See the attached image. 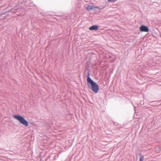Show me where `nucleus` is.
Returning <instances> with one entry per match:
<instances>
[{
    "label": "nucleus",
    "mask_w": 161,
    "mask_h": 161,
    "mask_svg": "<svg viewBox=\"0 0 161 161\" xmlns=\"http://www.w3.org/2000/svg\"><path fill=\"white\" fill-rule=\"evenodd\" d=\"M87 81L88 86H89V83L91 84L92 91L95 93H97L99 90V87L96 83L94 82L89 76L87 77Z\"/></svg>",
    "instance_id": "f257e3e1"
},
{
    "label": "nucleus",
    "mask_w": 161,
    "mask_h": 161,
    "mask_svg": "<svg viewBox=\"0 0 161 161\" xmlns=\"http://www.w3.org/2000/svg\"><path fill=\"white\" fill-rule=\"evenodd\" d=\"M98 29V26L97 25H93L89 28L90 30H97Z\"/></svg>",
    "instance_id": "39448f33"
},
{
    "label": "nucleus",
    "mask_w": 161,
    "mask_h": 161,
    "mask_svg": "<svg viewBox=\"0 0 161 161\" xmlns=\"http://www.w3.org/2000/svg\"><path fill=\"white\" fill-rule=\"evenodd\" d=\"M140 31L142 32H148L149 31L148 28L145 25H141L139 28Z\"/></svg>",
    "instance_id": "7ed1b4c3"
},
{
    "label": "nucleus",
    "mask_w": 161,
    "mask_h": 161,
    "mask_svg": "<svg viewBox=\"0 0 161 161\" xmlns=\"http://www.w3.org/2000/svg\"><path fill=\"white\" fill-rule=\"evenodd\" d=\"M144 159V157L143 156H141L140 157V161H143Z\"/></svg>",
    "instance_id": "423d86ee"
},
{
    "label": "nucleus",
    "mask_w": 161,
    "mask_h": 161,
    "mask_svg": "<svg viewBox=\"0 0 161 161\" xmlns=\"http://www.w3.org/2000/svg\"><path fill=\"white\" fill-rule=\"evenodd\" d=\"M86 8L87 10L89 11L92 9L98 8V7L97 6H93L91 5H88Z\"/></svg>",
    "instance_id": "20e7f679"
},
{
    "label": "nucleus",
    "mask_w": 161,
    "mask_h": 161,
    "mask_svg": "<svg viewBox=\"0 0 161 161\" xmlns=\"http://www.w3.org/2000/svg\"><path fill=\"white\" fill-rule=\"evenodd\" d=\"M13 117L18 120L22 124L27 126H28V122L22 117L19 115H14Z\"/></svg>",
    "instance_id": "f03ea898"
}]
</instances>
